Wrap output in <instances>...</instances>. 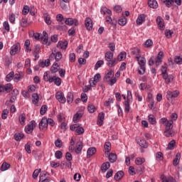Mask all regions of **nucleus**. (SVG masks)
I'll use <instances>...</instances> for the list:
<instances>
[{"label": "nucleus", "mask_w": 182, "mask_h": 182, "mask_svg": "<svg viewBox=\"0 0 182 182\" xmlns=\"http://www.w3.org/2000/svg\"><path fill=\"white\" fill-rule=\"evenodd\" d=\"M23 137H25V134L22 132L14 134V139L16 141H21Z\"/></svg>", "instance_id": "obj_38"}, {"label": "nucleus", "mask_w": 182, "mask_h": 182, "mask_svg": "<svg viewBox=\"0 0 182 182\" xmlns=\"http://www.w3.org/2000/svg\"><path fill=\"white\" fill-rule=\"evenodd\" d=\"M107 156H108L109 161H110V163H115L117 160V155L114 153L108 154Z\"/></svg>", "instance_id": "obj_28"}, {"label": "nucleus", "mask_w": 182, "mask_h": 182, "mask_svg": "<svg viewBox=\"0 0 182 182\" xmlns=\"http://www.w3.org/2000/svg\"><path fill=\"white\" fill-rule=\"evenodd\" d=\"M164 4H165L167 8H171L174 4V0H164Z\"/></svg>", "instance_id": "obj_47"}, {"label": "nucleus", "mask_w": 182, "mask_h": 182, "mask_svg": "<svg viewBox=\"0 0 182 182\" xmlns=\"http://www.w3.org/2000/svg\"><path fill=\"white\" fill-rule=\"evenodd\" d=\"M55 98L60 103H66V97H65V94L62 92H58L55 94Z\"/></svg>", "instance_id": "obj_11"}, {"label": "nucleus", "mask_w": 182, "mask_h": 182, "mask_svg": "<svg viewBox=\"0 0 182 182\" xmlns=\"http://www.w3.org/2000/svg\"><path fill=\"white\" fill-rule=\"evenodd\" d=\"M28 25V19L23 18L21 21V26H22V28H26Z\"/></svg>", "instance_id": "obj_56"}, {"label": "nucleus", "mask_w": 182, "mask_h": 182, "mask_svg": "<svg viewBox=\"0 0 182 182\" xmlns=\"http://www.w3.org/2000/svg\"><path fill=\"white\" fill-rule=\"evenodd\" d=\"M32 102L36 106H38V103L39 102V96L38 95V94H36V93L33 94V95H32Z\"/></svg>", "instance_id": "obj_35"}, {"label": "nucleus", "mask_w": 182, "mask_h": 182, "mask_svg": "<svg viewBox=\"0 0 182 182\" xmlns=\"http://www.w3.org/2000/svg\"><path fill=\"white\" fill-rule=\"evenodd\" d=\"M105 123V114H98L97 118V124L102 127Z\"/></svg>", "instance_id": "obj_23"}, {"label": "nucleus", "mask_w": 182, "mask_h": 182, "mask_svg": "<svg viewBox=\"0 0 182 182\" xmlns=\"http://www.w3.org/2000/svg\"><path fill=\"white\" fill-rule=\"evenodd\" d=\"M126 56H127V53L126 52H121L117 56V58H116L117 60V63H119V62H122V60H124Z\"/></svg>", "instance_id": "obj_31"}, {"label": "nucleus", "mask_w": 182, "mask_h": 182, "mask_svg": "<svg viewBox=\"0 0 182 182\" xmlns=\"http://www.w3.org/2000/svg\"><path fill=\"white\" fill-rule=\"evenodd\" d=\"M65 25H68L69 26H72V25H75V26H77L79 25V22L77 20L69 18H66L65 21Z\"/></svg>", "instance_id": "obj_17"}, {"label": "nucleus", "mask_w": 182, "mask_h": 182, "mask_svg": "<svg viewBox=\"0 0 182 182\" xmlns=\"http://www.w3.org/2000/svg\"><path fill=\"white\" fill-rule=\"evenodd\" d=\"M38 127L40 130H45V129H48V118L43 117L41 121L39 122Z\"/></svg>", "instance_id": "obj_14"}, {"label": "nucleus", "mask_w": 182, "mask_h": 182, "mask_svg": "<svg viewBox=\"0 0 182 182\" xmlns=\"http://www.w3.org/2000/svg\"><path fill=\"white\" fill-rule=\"evenodd\" d=\"M164 56V53H163V51H160L158 53L157 57L155 58L156 66H160L161 65V63L163 62Z\"/></svg>", "instance_id": "obj_13"}, {"label": "nucleus", "mask_w": 182, "mask_h": 182, "mask_svg": "<svg viewBox=\"0 0 182 182\" xmlns=\"http://www.w3.org/2000/svg\"><path fill=\"white\" fill-rule=\"evenodd\" d=\"M104 149L105 150L106 156H109V153H110V151L112 150V144L109 141L105 142L104 145Z\"/></svg>", "instance_id": "obj_26"}, {"label": "nucleus", "mask_w": 182, "mask_h": 182, "mask_svg": "<svg viewBox=\"0 0 182 182\" xmlns=\"http://www.w3.org/2000/svg\"><path fill=\"white\" fill-rule=\"evenodd\" d=\"M62 59V53L60 51H55V60L56 62H59Z\"/></svg>", "instance_id": "obj_59"}, {"label": "nucleus", "mask_w": 182, "mask_h": 182, "mask_svg": "<svg viewBox=\"0 0 182 182\" xmlns=\"http://www.w3.org/2000/svg\"><path fill=\"white\" fill-rule=\"evenodd\" d=\"M173 119H171L166 124V128L164 133L166 137H173V136H174V131H173Z\"/></svg>", "instance_id": "obj_4"}, {"label": "nucleus", "mask_w": 182, "mask_h": 182, "mask_svg": "<svg viewBox=\"0 0 182 182\" xmlns=\"http://www.w3.org/2000/svg\"><path fill=\"white\" fill-rule=\"evenodd\" d=\"M123 176H124V172L119 171L114 175V180H116V181H119V180H122V178H123Z\"/></svg>", "instance_id": "obj_32"}, {"label": "nucleus", "mask_w": 182, "mask_h": 182, "mask_svg": "<svg viewBox=\"0 0 182 182\" xmlns=\"http://www.w3.org/2000/svg\"><path fill=\"white\" fill-rule=\"evenodd\" d=\"M181 159V154L180 153H177L173 161V164L175 167H176V166H178Z\"/></svg>", "instance_id": "obj_27"}, {"label": "nucleus", "mask_w": 182, "mask_h": 182, "mask_svg": "<svg viewBox=\"0 0 182 182\" xmlns=\"http://www.w3.org/2000/svg\"><path fill=\"white\" fill-rule=\"evenodd\" d=\"M133 99V95H132V91H127V101L124 102V112L128 114L130 112V100Z\"/></svg>", "instance_id": "obj_6"}, {"label": "nucleus", "mask_w": 182, "mask_h": 182, "mask_svg": "<svg viewBox=\"0 0 182 182\" xmlns=\"http://www.w3.org/2000/svg\"><path fill=\"white\" fill-rule=\"evenodd\" d=\"M148 6L152 9H157L159 8V3H157V0H149Z\"/></svg>", "instance_id": "obj_22"}, {"label": "nucleus", "mask_w": 182, "mask_h": 182, "mask_svg": "<svg viewBox=\"0 0 182 182\" xmlns=\"http://www.w3.org/2000/svg\"><path fill=\"white\" fill-rule=\"evenodd\" d=\"M41 39L43 45H48V46L49 45H50V43L48 42V33H46V31L43 32V36L41 38Z\"/></svg>", "instance_id": "obj_21"}, {"label": "nucleus", "mask_w": 182, "mask_h": 182, "mask_svg": "<svg viewBox=\"0 0 182 182\" xmlns=\"http://www.w3.org/2000/svg\"><path fill=\"white\" fill-rule=\"evenodd\" d=\"M87 109L89 113H95L96 112V107L93 105H89Z\"/></svg>", "instance_id": "obj_58"}, {"label": "nucleus", "mask_w": 182, "mask_h": 182, "mask_svg": "<svg viewBox=\"0 0 182 182\" xmlns=\"http://www.w3.org/2000/svg\"><path fill=\"white\" fill-rule=\"evenodd\" d=\"M156 159L159 161H162L164 160V157L163 156V153L159 151L156 154Z\"/></svg>", "instance_id": "obj_53"}, {"label": "nucleus", "mask_w": 182, "mask_h": 182, "mask_svg": "<svg viewBox=\"0 0 182 182\" xmlns=\"http://www.w3.org/2000/svg\"><path fill=\"white\" fill-rule=\"evenodd\" d=\"M144 21H146V15L140 14L136 19V23L137 25H143Z\"/></svg>", "instance_id": "obj_29"}, {"label": "nucleus", "mask_w": 182, "mask_h": 182, "mask_svg": "<svg viewBox=\"0 0 182 182\" xmlns=\"http://www.w3.org/2000/svg\"><path fill=\"white\" fill-rule=\"evenodd\" d=\"M174 62L176 63L177 65H181L182 58L180 56H176L174 59Z\"/></svg>", "instance_id": "obj_64"}, {"label": "nucleus", "mask_w": 182, "mask_h": 182, "mask_svg": "<svg viewBox=\"0 0 182 182\" xmlns=\"http://www.w3.org/2000/svg\"><path fill=\"white\" fill-rule=\"evenodd\" d=\"M67 102L70 105L73 102V94L72 92H68L67 95Z\"/></svg>", "instance_id": "obj_46"}, {"label": "nucleus", "mask_w": 182, "mask_h": 182, "mask_svg": "<svg viewBox=\"0 0 182 182\" xmlns=\"http://www.w3.org/2000/svg\"><path fill=\"white\" fill-rule=\"evenodd\" d=\"M82 150H83V142L80 141L76 144L74 151L77 154H82Z\"/></svg>", "instance_id": "obj_20"}, {"label": "nucleus", "mask_w": 182, "mask_h": 182, "mask_svg": "<svg viewBox=\"0 0 182 182\" xmlns=\"http://www.w3.org/2000/svg\"><path fill=\"white\" fill-rule=\"evenodd\" d=\"M68 4H69V3H66L65 1H60V6L64 11H68Z\"/></svg>", "instance_id": "obj_55"}, {"label": "nucleus", "mask_w": 182, "mask_h": 182, "mask_svg": "<svg viewBox=\"0 0 182 182\" xmlns=\"http://www.w3.org/2000/svg\"><path fill=\"white\" fill-rule=\"evenodd\" d=\"M85 25L87 31H92L93 29V21L92 18L87 17L85 21Z\"/></svg>", "instance_id": "obj_16"}, {"label": "nucleus", "mask_w": 182, "mask_h": 182, "mask_svg": "<svg viewBox=\"0 0 182 182\" xmlns=\"http://www.w3.org/2000/svg\"><path fill=\"white\" fill-rule=\"evenodd\" d=\"M23 79V73L17 72L16 74H14L13 80L18 83V82H21V80Z\"/></svg>", "instance_id": "obj_18"}, {"label": "nucleus", "mask_w": 182, "mask_h": 182, "mask_svg": "<svg viewBox=\"0 0 182 182\" xmlns=\"http://www.w3.org/2000/svg\"><path fill=\"white\" fill-rule=\"evenodd\" d=\"M41 171L42 169L41 168L36 169L33 173V178H34V180H36L38 178V176H39V173H41Z\"/></svg>", "instance_id": "obj_52"}, {"label": "nucleus", "mask_w": 182, "mask_h": 182, "mask_svg": "<svg viewBox=\"0 0 182 182\" xmlns=\"http://www.w3.org/2000/svg\"><path fill=\"white\" fill-rule=\"evenodd\" d=\"M144 161H146V159H144V158H137L135 161V163L137 166H141V164H143Z\"/></svg>", "instance_id": "obj_54"}, {"label": "nucleus", "mask_w": 182, "mask_h": 182, "mask_svg": "<svg viewBox=\"0 0 182 182\" xmlns=\"http://www.w3.org/2000/svg\"><path fill=\"white\" fill-rule=\"evenodd\" d=\"M18 120H19V122H20V124H25V122L26 120V115L25 114H21L18 117Z\"/></svg>", "instance_id": "obj_45"}, {"label": "nucleus", "mask_w": 182, "mask_h": 182, "mask_svg": "<svg viewBox=\"0 0 182 182\" xmlns=\"http://www.w3.org/2000/svg\"><path fill=\"white\" fill-rule=\"evenodd\" d=\"M14 89V85L11 83H7L6 85H0V95L1 93H10Z\"/></svg>", "instance_id": "obj_7"}, {"label": "nucleus", "mask_w": 182, "mask_h": 182, "mask_svg": "<svg viewBox=\"0 0 182 182\" xmlns=\"http://www.w3.org/2000/svg\"><path fill=\"white\" fill-rule=\"evenodd\" d=\"M148 120H149V122L151 124H156V117H154V115L153 114H149L148 116Z\"/></svg>", "instance_id": "obj_44"}, {"label": "nucleus", "mask_w": 182, "mask_h": 182, "mask_svg": "<svg viewBox=\"0 0 182 182\" xmlns=\"http://www.w3.org/2000/svg\"><path fill=\"white\" fill-rule=\"evenodd\" d=\"M156 23L161 31H164L166 26H164V20L161 17L158 16L156 18Z\"/></svg>", "instance_id": "obj_19"}, {"label": "nucleus", "mask_w": 182, "mask_h": 182, "mask_svg": "<svg viewBox=\"0 0 182 182\" xmlns=\"http://www.w3.org/2000/svg\"><path fill=\"white\" fill-rule=\"evenodd\" d=\"M114 53L112 51L105 53V59L109 68H114L117 65V59L113 58Z\"/></svg>", "instance_id": "obj_1"}, {"label": "nucleus", "mask_w": 182, "mask_h": 182, "mask_svg": "<svg viewBox=\"0 0 182 182\" xmlns=\"http://www.w3.org/2000/svg\"><path fill=\"white\" fill-rule=\"evenodd\" d=\"M163 182H176V179L173 176H161Z\"/></svg>", "instance_id": "obj_39"}, {"label": "nucleus", "mask_w": 182, "mask_h": 182, "mask_svg": "<svg viewBox=\"0 0 182 182\" xmlns=\"http://www.w3.org/2000/svg\"><path fill=\"white\" fill-rule=\"evenodd\" d=\"M109 168H110V163L109 162H105L101 166V171H102V173H106V171H107V170H109Z\"/></svg>", "instance_id": "obj_30"}, {"label": "nucleus", "mask_w": 182, "mask_h": 182, "mask_svg": "<svg viewBox=\"0 0 182 182\" xmlns=\"http://www.w3.org/2000/svg\"><path fill=\"white\" fill-rule=\"evenodd\" d=\"M55 146L56 147H58V149H60L63 146L62 140L60 139H58L57 140L55 141Z\"/></svg>", "instance_id": "obj_61"}, {"label": "nucleus", "mask_w": 182, "mask_h": 182, "mask_svg": "<svg viewBox=\"0 0 182 182\" xmlns=\"http://www.w3.org/2000/svg\"><path fill=\"white\" fill-rule=\"evenodd\" d=\"M104 81L109 82L110 86H113L117 82V79L114 77V71L110 70L104 77Z\"/></svg>", "instance_id": "obj_3"}, {"label": "nucleus", "mask_w": 182, "mask_h": 182, "mask_svg": "<svg viewBox=\"0 0 182 182\" xmlns=\"http://www.w3.org/2000/svg\"><path fill=\"white\" fill-rule=\"evenodd\" d=\"M11 167V164L4 162L1 166V171H6V170L9 169Z\"/></svg>", "instance_id": "obj_42"}, {"label": "nucleus", "mask_w": 182, "mask_h": 182, "mask_svg": "<svg viewBox=\"0 0 182 182\" xmlns=\"http://www.w3.org/2000/svg\"><path fill=\"white\" fill-rule=\"evenodd\" d=\"M59 70V64L54 63L52 67L50 68L51 73H56Z\"/></svg>", "instance_id": "obj_37"}, {"label": "nucleus", "mask_w": 182, "mask_h": 182, "mask_svg": "<svg viewBox=\"0 0 182 182\" xmlns=\"http://www.w3.org/2000/svg\"><path fill=\"white\" fill-rule=\"evenodd\" d=\"M100 79H102V76L100 73L96 74L94 77L91 78L90 80V85L92 87H95L96 86V84L100 81Z\"/></svg>", "instance_id": "obj_10"}, {"label": "nucleus", "mask_w": 182, "mask_h": 182, "mask_svg": "<svg viewBox=\"0 0 182 182\" xmlns=\"http://www.w3.org/2000/svg\"><path fill=\"white\" fill-rule=\"evenodd\" d=\"M174 146H176V140L173 139L168 143L167 149H168V150H173Z\"/></svg>", "instance_id": "obj_48"}, {"label": "nucleus", "mask_w": 182, "mask_h": 182, "mask_svg": "<svg viewBox=\"0 0 182 182\" xmlns=\"http://www.w3.org/2000/svg\"><path fill=\"white\" fill-rule=\"evenodd\" d=\"M82 119V115L80 114H75L73 117V122L74 123H79V120Z\"/></svg>", "instance_id": "obj_60"}, {"label": "nucleus", "mask_w": 182, "mask_h": 182, "mask_svg": "<svg viewBox=\"0 0 182 182\" xmlns=\"http://www.w3.org/2000/svg\"><path fill=\"white\" fill-rule=\"evenodd\" d=\"M100 12L102 15H112V11L106 7H102Z\"/></svg>", "instance_id": "obj_36"}, {"label": "nucleus", "mask_w": 182, "mask_h": 182, "mask_svg": "<svg viewBox=\"0 0 182 182\" xmlns=\"http://www.w3.org/2000/svg\"><path fill=\"white\" fill-rule=\"evenodd\" d=\"M161 72L162 77L163 79H164L165 83H166V85H168V83H171V82H173V75H168V73H167L166 63H165L164 65L161 66Z\"/></svg>", "instance_id": "obj_2"}, {"label": "nucleus", "mask_w": 182, "mask_h": 182, "mask_svg": "<svg viewBox=\"0 0 182 182\" xmlns=\"http://www.w3.org/2000/svg\"><path fill=\"white\" fill-rule=\"evenodd\" d=\"M56 79V76H50L48 72L44 73L43 80L45 82H49V83H53Z\"/></svg>", "instance_id": "obj_15"}, {"label": "nucleus", "mask_w": 182, "mask_h": 182, "mask_svg": "<svg viewBox=\"0 0 182 182\" xmlns=\"http://www.w3.org/2000/svg\"><path fill=\"white\" fill-rule=\"evenodd\" d=\"M31 41L26 40L24 43V48L26 52H32V49L31 48Z\"/></svg>", "instance_id": "obj_34"}, {"label": "nucleus", "mask_w": 182, "mask_h": 182, "mask_svg": "<svg viewBox=\"0 0 182 182\" xmlns=\"http://www.w3.org/2000/svg\"><path fill=\"white\" fill-rule=\"evenodd\" d=\"M21 52V44L17 43L11 47L10 54L14 56Z\"/></svg>", "instance_id": "obj_9"}, {"label": "nucleus", "mask_w": 182, "mask_h": 182, "mask_svg": "<svg viewBox=\"0 0 182 182\" xmlns=\"http://www.w3.org/2000/svg\"><path fill=\"white\" fill-rule=\"evenodd\" d=\"M119 25L120 26H124L126 23H127V18L124 16H122L119 20H118Z\"/></svg>", "instance_id": "obj_40"}, {"label": "nucleus", "mask_w": 182, "mask_h": 182, "mask_svg": "<svg viewBox=\"0 0 182 182\" xmlns=\"http://www.w3.org/2000/svg\"><path fill=\"white\" fill-rule=\"evenodd\" d=\"M14 71H11L10 73H9L6 76V82H11V80H14Z\"/></svg>", "instance_id": "obj_43"}, {"label": "nucleus", "mask_w": 182, "mask_h": 182, "mask_svg": "<svg viewBox=\"0 0 182 182\" xmlns=\"http://www.w3.org/2000/svg\"><path fill=\"white\" fill-rule=\"evenodd\" d=\"M69 60L72 63H73V62H75L76 60V55H75L74 53H70L69 54Z\"/></svg>", "instance_id": "obj_57"}, {"label": "nucleus", "mask_w": 182, "mask_h": 182, "mask_svg": "<svg viewBox=\"0 0 182 182\" xmlns=\"http://www.w3.org/2000/svg\"><path fill=\"white\" fill-rule=\"evenodd\" d=\"M65 159H66L67 161H72L73 160V157L72 156V154H70V152H67L65 154Z\"/></svg>", "instance_id": "obj_62"}, {"label": "nucleus", "mask_w": 182, "mask_h": 182, "mask_svg": "<svg viewBox=\"0 0 182 182\" xmlns=\"http://www.w3.org/2000/svg\"><path fill=\"white\" fill-rule=\"evenodd\" d=\"M55 157L58 160H60V159H62V157H63V153L61 152V151H56L55 153Z\"/></svg>", "instance_id": "obj_49"}, {"label": "nucleus", "mask_w": 182, "mask_h": 182, "mask_svg": "<svg viewBox=\"0 0 182 182\" xmlns=\"http://www.w3.org/2000/svg\"><path fill=\"white\" fill-rule=\"evenodd\" d=\"M80 127V124H72L70 126V129L72 131V132H76V130H77V129Z\"/></svg>", "instance_id": "obj_51"}, {"label": "nucleus", "mask_w": 182, "mask_h": 182, "mask_svg": "<svg viewBox=\"0 0 182 182\" xmlns=\"http://www.w3.org/2000/svg\"><path fill=\"white\" fill-rule=\"evenodd\" d=\"M178 95H180L178 90L167 91L166 99H168V100H171V99L177 97Z\"/></svg>", "instance_id": "obj_12"}, {"label": "nucleus", "mask_w": 182, "mask_h": 182, "mask_svg": "<svg viewBox=\"0 0 182 182\" xmlns=\"http://www.w3.org/2000/svg\"><path fill=\"white\" fill-rule=\"evenodd\" d=\"M137 144L143 149H147V147H149V144H147V141L144 139H140V141H138Z\"/></svg>", "instance_id": "obj_33"}, {"label": "nucleus", "mask_w": 182, "mask_h": 182, "mask_svg": "<svg viewBox=\"0 0 182 182\" xmlns=\"http://www.w3.org/2000/svg\"><path fill=\"white\" fill-rule=\"evenodd\" d=\"M57 48H59L63 50H66V48H68V41H59L58 43Z\"/></svg>", "instance_id": "obj_25"}, {"label": "nucleus", "mask_w": 182, "mask_h": 182, "mask_svg": "<svg viewBox=\"0 0 182 182\" xmlns=\"http://www.w3.org/2000/svg\"><path fill=\"white\" fill-rule=\"evenodd\" d=\"M141 50L139 48H134L132 51V55H135L136 59L140 58L141 55H140Z\"/></svg>", "instance_id": "obj_41"}, {"label": "nucleus", "mask_w": 182, "mask_h": 182, "mask_svg": "<svg viewBox=\"0 0 182 182\" xmlns=\"http://www.w3.org/2000/svg\"><path fill=\"white\" fill-rule=\"evenodd\" d=\"M136 59L138 64L139 65L138 73L139 75H144V73H146V58L141 56Z\"/></svg>", "instance_id": "obj_5"}, {"label": "nucleus", "mask_w": 182, "mask_h": 182, "mask_svg": "<svg viewBox=\"0 0 182 182\" xmlns=\"http://www.w3.org/2000/svg\"><path fill=\"white\" fill-rule=\"evenodd\" d=\"M9 21L11 23H15V14H11L9 16Z\"/></svg>", "instance_id": "obj_63"}, {"label": "nucleus", "mask_w": 182, "mask_h": 182, "mask_svg": "<svg viewBox=\"0 0 182 182\" xmlns=\"http://www.w3.org/2000/svg\"><path fill=\"white\" fill-rule=\"evenodd\" d=\"M35 127H36V122H35V120H32L29 124L25 127L24 130L27 134H31V133L33 132Z\"/></svg>", "instance_id": "obj_8"}, {"label": "nucleus", "mask_w": 182, "mask_h": 182, "mask_svg": "<svg viewBox=\"0 0 182 182\" xmlns=\"http://www.w3.org/2000/svg\"><path fill=\"white\" fill-rule=\"evenodd\" d=\"M144 48H151V46H153V41L148 39L145 41L144 44Z\"/></svg>", "instance_id": "obj_50"}, {"label": "nucleus", "mask_w": 182, "mask_h": 182, "mask_svg": "<svg viewBox=\"0 0 182 182\" xmlns=\"http://www.w3.org/2000/svg\"><path fill=\"white\" fill-rule=\"evenodd\" d=\"M97 149L95 147H90L87 151V158L90 159L92 156L96 154Z\"/></svg>", "instance_id": "obj_24"}]
</instances>
